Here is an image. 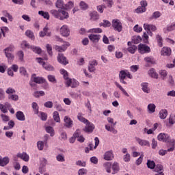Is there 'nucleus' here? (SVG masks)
Wrapping results in <instances>:
<instances>
[{
    "mask_svg": "<svg viewBox=\"0 0 175 175\" xmlns=\"http://www.w3.org/2000/svg\"><path fill=\"white\" fill-rule=\"evenodd\" d=\"M126 77L131 79H133V76H132V75H131V72H129V71H128L127 70H120L119 72V79L122 84H128L126 81H125V79H126Z\"/></svg>",
    "mask_w": 175,
    "mask_h": 175,
    "instance_id": "obj_1",
    "label": "nucleus"
},
{
    "mask_svg": "<svg viewBox=\"0 0 175 175\" xmlns=\"http://www.w3.org/2000/svg\"><path fill=\"white\" fill-rule=\"evenodd\" d=\"M21 46L22 49H31V50L36 54H40V53H42V49L35 46H30L27 41H23Z\"/></svg>",
    "mask_w": 175,
    "mask_h": 175,
    "instance_id": "obj_2",
    "label": "nucleus"
},
{
    "mask_svg": "<svg viewBox=\"0 0 175 175\" xmlns=\"http://www.w3.org/2000/svg\"><path fill=\"white\" fill-rule=\"evenodd\" d=\"M111 25L114 31H117V32H121V31H122V23L120 19H113L111 21Z\"/></svg>",
    "mask_w": 175,
    "mask_h": 175,
    "instance_id": "obj_3",
    "label": "nucleus"
},
{
    "mask_svg": "<svg viewBox=\"0 0 175 175\" xmlns=\"http://www.w3.org/2000/svg\"><path fill=\"white\" fill-rule=\"evenodd\" d=\"M138 51L140 54H148V53H151V49L144 44H139L138 45Z\"/></svg>",
    "mask_w": 175,
    "mask_h": 175,
    "instance_id": "obj_4",
    "label": "nucleus"
},
{
    "mask_svg": "<svg viewBox=\"0 0 175 175\" xmlns=\"http://www.w3.org/2000/svg\"><path fill=\"white\" fill-rule=\"evenodd\" d=\"M157 139L159 142H165V143H170V141L172 140L167 134L162 133L159 134Z\"/></svg>",
    "mask_w": 175,
    "mask_h": 175,
    "instance_id": "obj_5",
    "label": "nucleus"
},
{
    "mask_svg": "<svg viewBox=\"0 0 175 175\" xmlns=\"http://www.w3.org/2000/svg\"><path fill=\"white\" fill-rule=\"evenodd\" d=\"M64 126L70 129L73 126V120L68 116H64Z\"/></svg>",
    "mask_w": 175,
    "mask_h": 175,
    "instance_id": "obj_6",
    "label": "nucleus"
},
{
    "mask_svg": "<svg viewBox=\"0 0 175 175\" xmlns=\"http://www.w3.org/2000/svg\"><path fill=\"white\" fill-rule=\"evenodd\" d=\"M69 46H70V44L68 42H66L62 46L55 45V50H56L57 51H59V53H62L65 51L66 49L69 47Z\"/></svg>",
    "mask_w": 175,
    "mask_h": 175,
    "instance_id": "obj_7",
    "label": "nucleus"
},
{
    "mask_svg": "<svg viewBox=\"0 0 175 175\" xmlns=\"http://www.w3.org/2000/svg\"><path fill=\"white\" fill-rule=\"evenodd\" d=\"M60 33L62 35V36L68 37L69 35H70V31L69 30V28L68 27V25H64L60 28Z\"/></svg>",
    "mask_w": 175,
    "mask_h": 175,
    "instance_id": "obj_8",
    "label": "nucleus"
},
{
    "mask_svg": "<svg viewBox=\"0 0 175 175\" xmlns=\"http://www.w3.org/2000/svg\"><path fill=\"white\" fill-rule=\"evenodd\" d=\"M98 65V61L96 59H92L89 62V66H88V70L89 72H95L96 70V68L95 66H97Z\"/></svg>",
    "mask_w": 175,
    "mask_h": 175,
    "instance_id": "obj_9",
    "label": "nucleus"
},
{
    "mask_svg": "<svg viewBox=\"0 0 175 175\" xmlns=\"http://www.w3.org/2000/svg\"><path fill=\"white\" fill-rule=\"evenodd\" d=\"M31 79L34 83L37 84H43V83H46V79L43 77H36V74H33Z\"/></svg>",
    "mask_w": 175,
    "mask_h": 175,
    "instance_id": "obj_10",
    "label": "nucleus"
},
{
    "mask_svg": "<svg viewBox=\"0 0 175 175\" xmlns=\"http://www.w3.org/2000/svg\"><path fill=\"white\" fill-rule=\"evenodd\" d=\"M103 159H105V161H113V159H114V153H113V150L105 152Z\"/></svg>",
    "mask_w": 175,
    "mask_h": 175,
    "instance_id": "obj_11",
    "label": "nucleus"
},
{
    "mask_svg": "<svg viewBox=\"0 0 175 175\" xmlns=\"http://www.w3.org/2000/svg\"><path fill=\"white\" fill-rule=\"evenodd\" d=\"M88 38L93 43H98L100 40L102 36L99 34H90Z\"/></svg>",
    "mask_w": 175,
    "mask_h": 175,
    "instance_id": "obj_12",
    "label": "nucleus"
},
{
    "mask_svg": "<svg viewBox=\"0 0 175 175\" xmlns=\"http://www.w3.org/2000/svg\"><path fill=\"white\" fill-rule=\"evenodd\" d=\"M57 61L59 64H62V65H68V64H69V62L66 59V57L64 56V54L62 53H59Z\"/></svg>",
    "mask_w": 175,
    "mask_h": 175,
    "instance_id": "obj_13",
    "label": "nucleus"
},
{
    "mask_svg": "<svg viewBox=\"0 0 175 175\" xmlns=\"http://www.w3.org/2000/svg\"><path fill=\"white\" fill-rule=\"evenodd\" d=\"M49 27L46 26L43 31L40 32V38H44V36H51V32L49 31Z\"/></svg>",
    "mask_w": 175,
    "mask_h": 175,
    "instance_id": "obj_14",
    "label": "nucleus"
},
{
    "mask_svg": "<svg viewBox=\"0 0 175 175\" xmlns=\"http://www.w3.org/2000/svg\"><path fill=\"white\" fill-rule=\"evenodd\" d=\"M136 141L139 144V146H142V147L147 146L150 147V142L146 140V139H142L140 138L136 137Z\"/></svg>",
    "mask_w": 175,
    "mask_h": 175,
    "instance_id": "obj_15",
    "label": "nucleus"
},
{
    "mask_svg": "<svg viewBox=\"0 0 175 175\" xmlns=\"http://www.w3.org/2000/svg\"><path fill=\"white\" fill-rule=\"evenodd\" d=\"M144 29L145 31H152V32H155L157 31V27L154 25H150L148 23L144 24Z\"/></svg>",
    "mask_w": 175,
    "mask_h": 175,
    "instance_id": "obj_16",
    "label": "nucleus"
},
{
    "mask_svg": "<svg viewBox=\"0 0 175 175\" xmlns=\"http://www.w3.org/2000/svg\"><path fill=\"white\" fill-rule=\"evenodd\" d=\"M161 55L169 56L172 54V49L169 47H163L161 51Z\"/></svg>",
    "mask_w": 175,
    "mask_h": 175,
    "instance_id": "obj_17",
    "label": "nucleus"
},
{
    "mask_svg": "<svg viewBox=\"0 0 175 175\" xmlns=\"http://www.w3.org/2000/svg\"><path fill=\"white\" fill-rule=\"evenodd\" d=\"M10 162L9 157H5L4 158H2V156H0V166H2L3 167L6 166Z\"/></svg>",
    "mask_w": 175,
    "mask_h": 175,
    "instance_id": "obj_18",
    "label": "nucleus"
},
{
    "mask_svg": "<svg viewBox=\"0 0 175 175\" xmlns=\"http://www.w3.org/2000/svg\"><path fill=\"white\" fill-rule=\"evenodd\" d=\"M17 157L18 158L23 159V161H25V162H28V161H29V155L27 154L25 152L18 153Z\"/></svg>",
    "mask_w": 175,
    "mask_h": 175,
    "instance_id": "obj_19",
    "label": "nucleus"
},
{
    "mask_svg": "<svg viewBox=\"0 0 175 175\" xmlns=\"http://www.w3.org/2000/svg\"><path fill=\"white\" fill-rule=\"evenodd\" d=\"M141 87L144 92H146V94H150L151 92V90L148 88V83H142Z\"/></svg>",
    "mask_w": 175,
    "mask_h": 175,
    "instance_id": "obj_20",
    "label": "nucleus"
},
{
    "mask_svg": "<svg viewBox=\"0 0 175 175\" xmlns=\"http://www.w3.org/2000/svg\"><path fill=\"white\" fill-rule=\"evenodd\" d=\"M68 17L69 13L68 12L65 11V10H60V20H66Z\"/></svg>",
    "mask_w": 175,
    "mask_h": 175,
    "instance_id": "obj_21",
    "label": "nucleus"
},
{
    "mask_svg": "<svg viewBox=\"0 0 175 175\" xmlns=\"http://www.w3.org/2000/svg\"><path fill=\"white\" fill-rule=\"evenodd\" d=\"M16 117L18 121H25V115H24L23 111H17L16 113Z\"/></svg>",
    "mask_w": 175,
    "mask_h": 175,
    "instance_id": "obj_22",
    "label": "nucleus"
},
{
    "mask_svg": "<svg viewBox=\"0 0 175 175\" xmlns=\"http://www.w3.org/2000/svg\"><path fill=\"white\" fill-rule=\"evenodd\" d=\"M90 20H92V21L99 20V14H98V12L96 11H93L90 12Z\"/></svg>",
    "mask_w": 175,
    "mask_h": 175,
    "instance_id": "obj_23",
    "label": "nucleus"
},
{
    "mask_svg": "<svg viewBox=\"0 0 175 175\" xmlns=\"http://www.w3.org/2000/svg\"><path fill=\"white\" fill-rule=\"evenodd\" d=\"M114 84L117 87V88L120 89V90L122 92V94H124V95H125V96L129 97V94H128V92H126V90H125V89H124V88H122L121 84H120L118 82H115Z\"/></svg>",
    "mask_w": 175,
    "mask_h": 175,
    "instance_id": "obj_24",
    "label": "nucleus"
},
{
    "mask_svg": "<svg viewBox=\"0 0 175 175\" xmlns=\"http://www.w3.org/2000/svg\"><path fill=\"white\" fill-rule=\"evenodd\" d=\"M145 62H147L148 64H151L152 65H155L157 64V61L152 56L146 57L144 58Z\"/></svg>",
    "mask_w": 175,
    "mask_h": 175,
    "instance_id": "obj_25",
    "label": "nucleus"
},
{
    "mask_svg": "<svg viewBox=\"0 0 175 175\" xmlns=\"http://www.w3.org/2000/svg\"><path fill=\"white\" fill-rule=\"evenodd\" d=\"M94 129V124L91 122L86 123V126L84 129L85 132H92Z\"/></svg>",
    "mask_w": 175,
    "mask_h": 175,
    "instance_id": "obj_26",
    "label": "nucleus"
},
{
    "mask_svg": "<svg viewBox=\"0 0 175 175\" xmlns=\"http://www.w3.org/2000/svg\"><path fill=\"white\" fill-rule=\"evenodd\" d=\"M51 14L54 16L55 18H58L60 20V10H52L50 11Z\"/></svg>",
    "mask_w": 175,
    "mask_h": 175,
    "instance_id": "obj_27",
    "label": "nucleus"
},
{
    "mask_svg": "<svg viewBox=\"0 0 175 175\" xmlns=\"http://www.w3.org/2000/svg\"><path fill=\"white\" fill-rule=\"evenodd\" d=\"M5 55L8 57V61L10 64H12L14 61V55L12 53L5 52Z\"/></svg>",
    "mask_w": 175,
    "mask_h": 175,
    "instance_id": "obj_28",
    "label": "nucleus"
},
{
    "mask_svg": "<svg viewBox=\"0 0 175 175\" xmlns=\"http://www.w3.org/2000/svg\"><path fill=\"white\" fill-rule=\"evenodd\" d=\"M112 167V174H116L119 170H120V165H118V163L114 162L113 165H111Z\"/></svg>",
    "mask_w": 175,
    "mask_h": 175,
    "instance_id": "obj_29",
    "label": "nucleus"
},
{
    "mask_svg": "<svg viewBox=\"0 0 175 175\" xmlns=\"http://www.w3.org/2000/svg\"><path fill=\"white\" fill-rule=\"evenodd\" d=\"M159 116L161 120H165V118H166V117H167V109H161L159 111Z\"/></svg>",
    "mask_w": 175,
    "mask_h": 175,
    "instance_id": "obj_30",
    "label": "nucleus"
},
{
    "mask_svg": "<svg viewBox=\"0 0 175 175\" xmlns=\"http://www.w3.org/2000/svg\"><path fill=\"white\" fill-rule=\"evenodd\" d=\"M38 14H39L40 16H42V17H43V18H45L46 20H50V14H49V12H47L39 11V12H38Z\"/></svg>",
    "mask_w": 175,
    "mask_h": 175,
    "instance_id": "obj_31",
    "label": "nucleus"
},
{
    "mask_svg": "<svg viewBox=\"0 0 175 175\" xmlns=\"http://www.w3.org/2000/svg\"><path fill=\"white\" fill-rule=\"evenodd\" d=\"M103 166H104L107 173H111V163L106 162L103 164Z\"/></svg>",
    "mask_w": 175,
    "mask_h": 175,
    "instance_id": "obj_32",
    "label": "nucleus"
},
{
    "mask_svg": "<svg viewBox=\"0 0 175 175\" xmlns=\"http://www.w3.org/2000/svg\"><path fill=\"white\" fill-rule=\"evenodd\" d=\"M55 6L56 8H58V9H65V4L64 3L63 0H57Z\"/></svg>",
    "mask_w": 175,
    "mask_h": 175,
    "instance_id": "obj_33",
    "label": "nucleus"
},
{
    "mask_svg": "<svg viewBox=\"0 0 175 175\" xmlns=\"http://www.w3.org/2000/svg\"><path fill=\"white\" fill-rule=\"evenodd\" d=\"M105 129H107L108 132H111L112 133H113V135H117L118 132L116 129H114L113 126H110L109 125H105Z\"/></svg>",
    "mask_w": 175,
    "mask_h": 175,
    "instance_id": "obj_34",
    "label": "nucleus"
},
{
    "mask_svg": "<svg viewBox=\"0 0 175 175\" xmlns=\"http://www.w3.org/2000/svg\"><path fill=\"white\" fill-rule=\"evenodd\" d=\"M2 14L4 17H7L10 21H13V16L8 12V10H3Z\"/></svg>",
    "mask_w": 175,
    "mask_h": 175,
    "instance_id": "obj_35",
    "label": "nucleus"
},
{
    "mask_svg": "<svg viewBox=\"0 0 175 175\" xmlns=\"http://www.w3.org/2000/svg\"><path fill=\"white\" fill-rule=\"evenodd\" d=\"M156 39H157L158 46L159 47H162V46H163V40L162 39V36L159 35H157Z\"/></svg>",
    "mask_w": 175,
    "mask_h": 175,
    "instance_id": "obj_36",
    "label": "nucleus"
},
{
    "mask_svg": "<svg viewBox=\"0 0 175 175\" xmlns=\"http://www.w3.org/2000/svg\"><path fill=\"white\" fill-rule=\"evenodd\" d=\"M53 120L55 122H61V118H59V113L55 111L53 112Z\"/></svg>",
    "mask_w": 175,
    "mask_h": 175,
    "instance_id": "obj_37",
    "label": "nucleus"
},
{
    "mask_svg": "<svg viewBox=\"0 0 175 175\" xmlns=\"http://www.w3.org/2000/svg\"><path fill=\"white\" fill-rule=\"evenodd\" d=\"M77 118H78L79 121H80L81 122H83V124H88L90 122V121H88V120H87V119H85V118L83 117L81 113L78 114Z\"/></svg>",
    "mask_w": 175,
    "mask_h": 175,
    "instance_id": "obj_38",
    "label": "nucleus"
},
{
    "mask_svg": "<svg viewBox=\"0 0 175 175\" xmlns=\"http://www.w3.org/2000/svg\"><path fill=\"white\" fill-rule=\"evenodd\" d=\"M26 36L27 38H29V39H31V40H33L35 39V35H33V31L31 30H27L25 32Z\"/></svg>",
    "mask_w": 175,
    "mask_h": 175,
    "instance_id": "obj_39",
    "label": "nucleus"
},
{
    "mask_svg": "<svg viewBox=\"0 0 175 175\" xmlns=\"http://www.w3.org/2000/svg\"><path fill=\"white\" fill-rule=\"evenodd\" d=\"M137 50V46H136V45H131L127 49V51H129V53H131V54H135Z\"/></svg>",
    "mask_w": 175,
    "mask_h": 175,
    "instance_id": "obj_40",
    "label": "nucleus"
},
{
    "mask_svg": "<svg viewBox=\"0 0 175 175\" xmlns=\"http://www.w3.org/2000/svg\"><path fill=\"white\" fill-rule=\"evenodd\" d=\"M60 73L63 75L64 80H68V79H69V74L68 73V71H66L65 69H61Z\"/></svg>",
    "mask_w": 175,
    "mask_h": 175,
    "instance_id": "obj_41",
    "label": "nucleus"
},
{
    "mask_svg": "<svg viewBox=\"0 0 175 175\" xmlns=\"http://www.w3.org/2000/svg\"><path fill=\"white\" fill-rule=\"evenodd\" d=\"M148 73L150 77H153L154 79H158V75L157 74V72H155V69L151 68L149 70Z\"/></svg>",
    "mask_w": 175,
    "mask_h": 175,
    "instance_id": "obj_42",
    "label": "nucleus"
},
{
    "mask_svg": "<svg viewBox=\"0 0 175 175\" xmlns=\"http://www.w3.org/2000/svg\"><path fill=\"white\" fill-rule=\"evenodd\" d=\"M88 32H90L91 33H102L103 30L100 28H94L90 29Z\"/></svg>",
    "mask_w": 175,
    "mask_h": 175,
    "instance_id": "obj_43",
    "label": "nucleus"
},
{
    "mask_svg": "<svg viewBox=\"0 0 175 175\" xmlns=\"http://www.w3.org/2000/svg\"><path fill=\"white\" fill-rule=\"evenodd\" d=\"M155 109H157V106L154 104L150 103L148 105V110L150 113H155Z\"/></svg>",
    "mask_w": 175,
    "mask_h": 175,
    "instance_id": "obj_44",
    "label": "nucleus"
},
{
    "mask_svg": "<svg viewBox=\"0 0 175 175\" xmlns=\"http://www.w3.org/2000/svg\"><path fill=\"white\" fill-rule=\"evenodd\" d=\"M111 25V23L107 20H104L103 23H100L99 24L100 27H104V28H106L107 27H110Z\"/></svg>",
    "mask_w": 175,
    "mask_h": 175,
    "instance_id": "obj_45",
    "label": "nucleus"
},
{
    "mask_svg": "<svg viewBox=\"0 0 175 175\" xmlns=\"http://www.w3.org/2000/svg\"><path fill=\"white\" fill-rule=\"evenodd\" d=\"M31 107H32L35 114H38L39 113V106H38V103L33 102L31 104Z\"/></svg>",
    "mask_w": 175,
    "mask_h": 175,
    "instance_id": "obj_46",
    "label": "nucleus"
},
{
    "mask_svg": "<svg viewBox=\"0 0 175 175\" xmlns=\"http://www.w3.org/2000/svg\"><path fill=\"white\" fill-rule=\"evenodd\" d=\"M156 165H155V162L154 161H151V160H148L147 161V167H148V169H154Z\"/></svg>",
    "mask_w": 175,
    "mask_h": 175,
    "instance_id": "obj_47",
    "label": "nucleus"
},
{
    "mask_svg": "<svg viewBox=\"0 0 175 175\" xmlns=\"http://www.w3.org/2000/svg\"><path fill=\"white\" fill-rule=\"evenodd\" d=\"M19 72L22 76H24L25 77H28V72H27V69L24 67H21L19 68Z\"/></svg>",
    "mask_w": 175,
    "mask_h": 175,
    "instance_id": "obj_48",
    "label": "nucleus"
},
{
    "mask_svg": "<svg viewBox=\"0 0 175 175\" xmlns=\"http://www.w3.org/2000/svg\"><path fill=\"white\" fill-rule=\"evenodd\" d=\"M1 31L3 38H6V33L9 32V28L8 27H1Z\"/></svg>",
    "mask_w": 175,
    "mask_h": 175,
    "instance_id": "obj_49",
    "label": "nucleus"
},
{
    "mask_svg": "<svg viewBox=\"0 0 175 175\" xmlns=\"http://www.w3.org/2000/svg\"><path fill=\"white\" fill-rule=\"evenodd\" d=\"M46 131L47 132V133H50L51 136L52 137L55 135L54 129L51 126H46Z\"/></svg>",
    "mask_w": 175,
    "mask_h": 175,
    "instance_id": "obj_50",
    "label": "nucleus"
},
{
    "mask_svg": "<svg viewBox=\"0 0 175 175\" xmlns=\"http://www.w3.org/2000/svg\"><path fill=\"white\" fill-rule=\"evenodd\" d=\"M147 10V8L139 6L135 10V13H144Z\"/></svg>",
    "mask_w": 175,
    "mask_h": 175,
    "instance_id": "obj_51",
    "label": "nucleus"
},
{
    "mask_svg": "<svg viewBox=\"0 0 175 175\" xmlns=\"http://www.w3.org/2000/svg\"><path fill=\"white\" fill-rule=\"evenodd\" d=\"M162 170H163V166L162 165L157 164L155 165L154 172H156V173H159V172H162Z\"/></svg>",
    "mask_w": 175,
    "mask_h": 175,
    "instance_id": "obj_52",
    "label": "nucleus"
},
{
    "mask_svg": "<svg viewBox=\"0 0 175 175\" xmlns=\"http://www.w3.org/2000/svg\"><path fill=\"white\" fill-rule=\"evenodd\" d=\"M159 75L163 80H165L166 76H167V72L165 70H161L159 71Z\"/></svg>",
    "mask_w": 175,
    "mask_h": 175,
    "instance_id": "obj_53",
    "label": "nucleus"
},
{
    "mask_svg": "<svg viewBox=\"0 0 175 175\" xmlns=\"http://www.w3.org/2000/svg\"><path fill=\"white\" fill-rule=\"evenodd\" d=\"M47 79L50 83H57V79H55V76L54 75H48Z\"/></svg>",
    "mask_w": 175,
    "mask_h": 175,
    "instance_id": "obj_54",
    "label": "nucleus"
},
{
    "mask_svg": "<svg viewBox=\"0 0 175 175\" xmlns=\"http://www.w3.org/2000/svg\"><path fill=\"white\" fill-rule=\"evenodd\" d=\"M133 42L135 44H138V43H140V42H142V37H140V36H134L133 38Z\"/></svg>",
    "mask_w": 175,
    "mask_h": 175,
    "instance_id": "obj_55",
    "label": "nucleus"
},
{
    "mask_svg": "<svg viewBox=\"0 0 175 175\" xmlns=\"http://www.w3.org/2000/svg\"><path fill=\"white\" fill-rule=\"evenodd\" d=\"M37 147L40 151H42L44 148V143L42 141H38L37 142Z\"/></svg>",
    "mask_w": 175,
    "mask_h": 175,
    "instance_id": "obj_56",
    "label": "nucleus"
},
{
    "mask_svg": "<svg viewBox=\"0 0 175 175\" xmlns=\"http://www.w3.org/2000/svg\"><path fill=\"white\" fill-rule=\"evenodd\" d=\"M168 143H170V144L172 146V147L168 148L167 150V152H170V151H174V147H175V140L174 139H172L170 142Z\"/></svg>",
    "mask_w": 175,
    "mask_h": 175,
    "instance_id": "obj_57",
    "label": "nucleus"
},
{
    "mask_svg": "<svg viewBox=\"0 0 175 175\" xmlns=\"http://www.w3.org/2000/svg\"><path fill=\"white\" fill-rule=\"evenodd\" d=\"M8 99H10V100L17 101V100H18V95H17V94H10V95H8Z\"/></svg>",
    "mask_w": 175,
    "mask_h": 175,
    "instance_id": "obj_58",
    "label": "nucleus"
},
{
    "mask_svg": "<svg viewBox=\"0 0 175 175\" xmlns=\"http://www.w3.org/2000/svg\"><path fill=\"white\" fill-rule=\"evenodd\" d=\"M75 6V3L72 1H68L67 4H64V9H72Z\"/></svg>",
    "mask_w": 175,
    "mask_h": 175,
    "instance_id": "obj_59",
    "label": "nucleus"
},
{
    "mask_svg": "<svg viewBox=\"0 0 175 175\" xmlns=\"http://www.w3.org/2000/svg\"><path fill=\"white\" fill-rule=\"evenodd\" d=\"M35 98H39V96H44V91H36L34 92Z\"/></svg>",
    "mask_w": 175,
    "mask_h": 175,
    "instance_id": "obj_60",
    "label": "nucleus"
},
{
    "mask_svg": "<svg viewBox=\"0 0 175 175\" xmlns=\"http://www.w3.org/2000/svg\"><path fill=\"white\" fill-rule=\"evenodd\" d=\"M13 51H14V46L13 45H10V46L4 49V53H13Z\"/></svg>",
    "mask_w": 175,
    "mask_h": 175,
    "instance_id": "obj_61",
    "label": "nucleus"
},
{
    "mask_svg": "<svg viewBox=\"0 0 175 175\" xmlns=\"http://www.w3.org/2000/svg\"><path fill=\"white\" fill-rule=\"evenodd\" d=\"M42 66L46 70H54V67L53 66L47 65L46 63H43Z\"/></svg>",
    "mask_w": 175,
    "mask_h": 175,
    "instance_id": "obj_62",
    "label": "nucleus"
},
{
    "mask_svg": "<svg viewBox=\"0 0 175 175\" xmlns=\"http://www.w3.org/2000/svg\"><path fill=\"white\" fill-rule=\"evenodd\" d=\"M56 159L58 162H65V156L63 154H58L56 157Z\"/></svg>",
    "mask_w": 175,
    "mask_h": 175,
    "instance_id": "obj_63",
    "label": "nucleus"
},
{
    "mask_svg": "<svg viewBox=\"0 0 175 175\" xmlns=\"http://www.w3.org/2000/svg\"><path fill=\"white\" fill-rule=\"evenodd\" d=\"M88 173V171L84 168L79 169L78 171L79 175H85Z\"/></svg>",
    "mask_w": 175,
    "mask_h": 175,
    "instance_id": "obj_64",
    "label": "nucleus"
}]
</instances>
